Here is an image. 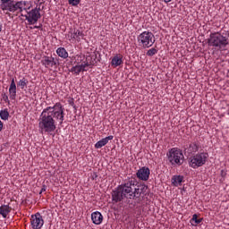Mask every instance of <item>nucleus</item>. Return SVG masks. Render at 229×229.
<instances>
[{
    "label": "nucleus",
    "mask_w": 229,
    "mask_h": 229,
    "mask_svg": "<svg viewBox=\"0 0 229 229\" xmlns=\"http://www.w3.org/2000/svg\"><path fill=\"white\" fill-rule=\"evenodd\" d=\"M149 174H151V172L149 171V168L146 166L140 168L136 173L137 178L142 182H148V180H149Z\"/></svg>",
    "instance_id": "nucleus-12"
},
{
    "label": "nucleus",
    "mask_w": 229,
    "mask_h": 229,
    "mask_svg": "<svg viewBox=\"0 0 229 229\" xmlns=\"http://www.w3.org/2000/svg\"><path fill=\"white\" fill-rule=\"evenodd\" d=\"M81 3V0H68V4L71 6H78Z\"/></svg>",
    "instance_id": "nucleus-26"
},
{
    "label": "nucleus",
    "mask_w": 229,
    "mask_h": 229,
    "mask_svg": "<svg viewBox=\"0 0 229 229\" xmlns=\"http://www.w3.org/2000/svg\"><path fill=\"white\" fill-rule=\"evenodd\" d=\"M85 38V34L83 31L74 29L71 30L67 34H66V38L68 40H77V42H81V38Z\"/></svg>",
    "instance_id": "nucleus-10"
},
{
    "label": "nucleus",
    "mask_w": 229,
    "mask_h": 229,
    "mask_svg": "<svg viewBox=\"0 0 229 229\" xmlns=\"http://www.w3.org/2000/svg\"><path fill=\"white\" fill-rule=\"evenodd\" d=\"M172 165H182L183 164V153L178 148H173L166 154Z\"/></svg>",
    "instance_id": "nucleus-6"
},
{
    "label": "nucleus",
    "mask_w": 229,
    "mask_h": 229,
    "mask_svg": "<svg viewBox=\"0 0 229 229\" xmlns=\"http://www.w3.org/2000/svg\"><path fill=\"white\" fill-rule=\"evenodd\" d=\"M138 44L140 47L148 48L155 44V35L153 32L143 31L137 37Z\"/></svg>",
    "instance_id": "nucleus-5"
},
{
    "label": "nucleus",
    "mask_w": 229,
    "mask_h": 229,
    "mask_svg": "<svg viewBox=\"0 0 229 229\" xmlns=\"http://www.w3.org/2000/svg\"><path fill=\"white\" fill-rule=\"evenodd\" d=\"M19 10L20 13H26L30 10V4L26 1H19L15 3V11Z\"/></svg>",
    "instance_id": "nucleus-13"
},
{
    "label": "nucleus",
    "mask_w": 229,
    "mask_h": 229,
    "mask_svg": "<svg viewBox=\"0 0 229 229\" xmlns=\"http://www.w3.org/2000/svg\"><path fill=\"white\" fill-rule=\"evenodd\" d=\"M111 65L113 67H119V65H123V56L121 55H114L111 61Z\"/></svg>",
    "instance_id": "nucleus-20"
},
{
    "label": "nucleus",
    "mask_w": 229,
    "mask_h": 229,
    "mask_svg": "<svg viewBox=\"0 0 229 229\" xmlns=\"http://www.w3.org/2000/svg\"><path fill=\"white\" fill-rule=\"evenodd\" d=\"M21 17H25L30 24H37L40 19V8L36 7L30 11H27L25 13H21Z\"/></svg>",
    "instance_id": "nucleus-7"
},
{
    "label": "nucleus",
    "mask_w": 229,
    "mask_h": 229,
    "mask_svg": "<svg viewBox=\"0 0 229 229\" xmlns=\"http://www.w3.org/2000/svg\"><path fill=\"white\" fill-rule=\"evenodd\" d=\"M158 53V50L157 48H150L147 51V56H155Z\"/></svg>",
    "instance_id": "nucleus-25"
},
{
    "label": "nucleus",
    "mask_w": 229,
    "mask_h": 229,
    "mask_svg": "<svg viewBox=\"0 0 229 229\" xmlns=\"http://www.w3.org/2000/svg\"><path fill=\"white\" fill-rule=\"evenodd\" d=\"M109 140H114V136L113 135L107 136V137L103 138L102 140H98L95 144L96 149H101V148H103V147H105L108 144Z\"/></svg>",
    "instance_id": "nucleus-16"
},
{
    "label": "nucleus",
    "mask_w": 229,
    "mask_h": 229,
    "mask_svg": "<svg viewBox=\"0 0 229 229\" xmlns=\"http://www.w3.org/2000/svg\"><path fill=\"white\" fill-rule=\"evenodd\" d=\"M36 30H38V28H40L39 26H35L34 27Z\"/></svg>",
    "instance_id": "nucleus-34"
},
{
    "label": "nucleus",
    "mask_w": 229,
    "mask_h": 229,
    "mask_svg": "<svg viewBox=\"0 0 229 229\" xmlns=\"http://www.w3.org/2000/svg\"><path fill=\"white\" fill-rule=\"evenodd\" d=\"M3 130V122L0 121V131Z\"/></svg>",
    "instance_id": "nucleus-29"
},
{
    "label": "nucleus",
    "mask_w": 229,
    "mask_h": 229,
    "mask_svg": "<svg viewBox=\"0 0 229 229\" xmlns=\"http://www.w3.org/2000/svg\"><path fill=\"white\" fill-rule=\"evenodd\" d=\"M147 190L145 185L137 184V179L130 177L112 191V202L115 205V203H121L124 199L137 200Z\"/></svg>",
    "instance_id": "nucleus-1"
},
{
    "label": "nucleus",
    "mask_w": 229,
    "mask_h": 229,
    "mask_svg": "<svg viewBox=\"0 0 229 229\" xmlns=\"http://www.w3.org/2000/svg\"><path fill=\"white\" fill-rule=\"evenodd\" d=\"M30 225L32 229H41L44 226V218L40 213H36L30 216Z\"/></svg>",
    "instance_id": "nucleus-9"
},
{
    "label": "nucleus",
    "mask_w": 229,
    "mask_h": 229,
    "mask_svg": "<svg viewBox=\"0 0 229 229\" xmlns=\"http://www.w3.org/2000/svg\"><path fill=\"white\" fill-rule=\"evenodd\" d=\"M4 102L6 103L8 101V96H6L5 98H4Z\"/></svg>",
    "instance_id": "nucleus-32"
},
{
    "label": "nucleus",
    "mask_w": 229,
    "mask_h": 229,
    "mask_svg": "<svg viewBox=\"0 0 229 229\" xmlns=\"http://www.w3.org/2000/svg\"><path fill=\"white\" fill-rule=\"evenodd\" d=\"M10 87H17L15 84V80L13 79Z\"/></svg>",
    "instance_id": "nucleus-28"
},
{
    "label": "nucleus",
    "mask_w": 229,
    "mask_h": 229,
    "mask_svg": "<svg viewBox=\"0 0 229 229\" xmlns=\"http://www.w3.org/2000/svg\"><path fill=\"white\" fill-rule=\"evenodd\" d=\"M171 182L174 187H180L182 182L185 181L183 175H173Z\"/></svg>",
    "instance_id": "nucleus-18"
},
{
    "label": "nucleus",
    "mask_w": 229,
    "mask_h": 229,
    "mask_svg": "<svg viewBox=\"0 0 229 229\" xmlns=\"http://www.w3.org/2000/svg\"><path fill=\"white\" fill-rule=\"evenodd\" d=\"M86 60L87 64L73 66L72 68V72H73L74 74H80V72L87 71L86 68L89 67V65H94V64H96V55L87 56Z\"/></svg>",
    "instance_id": "nucleus-8"
},
{
    "label": "nucleus",
    "mask_w": 229,
    "mask_h": 229,
    "mask_svg": "<svg viewBox=\"0 0 229 229\" xmlns=\"http://www.w3.org/2000/svg\"><path fill=\"white\" fill-rule=\"evenodd\" d=\"M199 149V144L196 142H191L189 144L188 147L184 148L185 153H188L189 155H192V153H197Z\"/></svg>",
    "instance_id": "nucleus-17"
},
{
    "label": "nucleus",
    "mask_w": 229,
    "mask_h": 229,
    "mask_svg": "<svg viewBox=\"0 0 229 229\" xmlns=\"http://www.w3.org/2000/svg\"><path fill=\"white\" fill-rule=\"evenodd\" d=\"M208 160V153L199 152L190 157L189 165L192 169H198L199 167H203Z\"/></svg>",
    "instance_id": "nucleus-4"
},
{
    "label": "nucleus",
    "mask_w": 229,
    "mask_h": 229,
    "mask_svg": "<svg viewBox=\"0 0 229 229\" xmlns=\"http://www.w3.org/2000/svg\"><path fill=\"white\" fill-rule=\"evenodd\" d=\"M91 221L93 225H101L103 223V215L99 211H95L91 213Z\"/></svg>",
    "instance_id": "nucleus-15"
},
{
    "label": "nucleus",
    "mask_w": 229,
    "mask_h": 229,
    "mask_svg": "<svg viewBox=\"0 0 229 229\" xmlns=\"http://www.w3.org/2000/svg\"><path fill=\"white\" fill-rule=\"evenodd\" d=\"M3 31V23L0 22V33Z\"/></svg>",
    "instance_id": "nucleus-30"
},
{
    "label": "nucleus",
    "mask_w": 229,
    "mask_h": 229,
    "mask_svg": "<svg viewBox=\"0 0 229 229\" xmlns=\"http://www.w3.org/2000/svg\"><path fill=\"white\" fill-rule=\"evenodd\" d=\"M56 54L58 56H60V58H69V53L64 47H58L56 49Z\"/></svg>",
    "instance_id": "nucleus-21"
},
{
    "label": "nucleus",
    "mask_w": 229,
    "mask_h": 229,
    "mask_svg": "<svg viewBox=\"0 0 229 229\" xmlns=\"http://www.w3.org/2000/svg\"><path fill=\"white\" fill-rule=\"evenodd\" d=\"M65 119V113L61 104L45 108L38 120V128L41 133H52L56 130V124L62 126Z\"/></svg>",
    "instance_id": "nucleus-2"
},
{
    "label": "nucleus",
    "mask_w": 229,
    "mask_h": 229,
    "mask_svg": "<svg viewBox=\"0 0 229 229\" xmlns=\"http://www.w3.org/2000/svg\"><path fill=\"white\" fill-rule=\"evenodd\" d=\"M41 64L47 69H51V67H53L54 65H56V62L55 61V57H49V56H45L41 60Z\"/></svg>",
    "instance_id": "nucleus-14"
},
{
    "label": "nucleus",
    "mask_w": 229,
    "mask_h": 229,
    "mask_svg": "<svg viewBox=\"0 0 229 229\" xmlns=\"http://www.w3.org/2000/svg\"><path fill=\"white\" fill-rule=\"evenodd\" d=\"M164 1V3H171V1H173V0H163Z\"/></svg>",
    "instance_id": "nucleus-31"
},
{
    "label": "nucleus",
    "mask_w": 229,
    "mask_h": 229,
    "mask_svg": "<svg viewBox=\"0 0 229 229\" xmlns=\"http://www.w3.org/2000/svg\"><path fill=\"white\" fill-rule=\"evenodd\" d=\"M203 221V218H198V216L194 214L191 219L192 226H198Z\"/></svg>",
    "instance_id": "nucleus-22"
},
{
    "label": "nucleus",
    "mask_w": 229,
    "mask_h": 229,
    "mask_svg": "<svg viewBox=\"0 0 229 229\" xmlns=\"http://www.w3.org/2000/svg\"><path fill=\"white\" fill-rule=\"evenodd\" d=\"M9 94L11 99H15L17 96V87H10L9 88Z\"/></svg>",
    "instance_id": "nucleus-24"
},
{
    "label": "nucleus",
    "mask_w": 229,
    "mask_h": 229,
    "mask_svg": "<svg viewBox=\"0 0 229 229\" xmlns=\"http://www.w3.org/2000/svg\"><path fill=\"white\" fill-rule=\"evenodd\" d=\"M41 192H46V188H42Z\"/></svg>",
    "instance_id": "nucleus-33"
},
{
    "label": "nucleus",
    "mask_w": 229,
    "mask_h": 229,
    "mask_svg": "<svg viewBox=\"0 0 229 229\" xmlns=\"http://www.w3.org/2000/svg\"><path fill=\"white\" fill-rule=\"evenodd\" d=\"M0 1H4V2H6V1H12V0H0Z\"/></svg>",
    "instance_id": "nucleus-35"
},
{
    "label": "nucleus",
    "mask_w": 229,
    "mask_h": 229,
    "mask_svg": "<svg viewBox=\"0 0 229 229\" xmlns=\"http://www.w3.org/2000/svg\"><path fill=\"white\" fill-rule=\"evenodd\" d=\"M1 4H0V8L1 10H3V12H4V13L6 15H8L9 12H11V13H15V2L13 1H1Z\"/></svg>",
    "instance_id": "nucleus-11"
},
{
    "label": "nucleus",
    "mask_w": 229,
    "mask_h": 229,
    "mask_svg": "<svg viewBox=\"0 0 229 229\" xmlns=\"http://www.w3.org/2000/svg\"><path fill=\"white\" fill-rule=\"evenodd\" d=\"M26 85H28V81L24 78L20 80V81L18 82L19 87H26Z\"/></svg>",
    "instance_id": "nucleus-27"
},
{
    "label": "nucleus",
    "mask_w": 229,
    "mask_h": 229,
    "mask_svg": "<svg viewBox=\"0 0 229 229\" xmlns=\"http://www.w3.org/2000/svg\"><path fill=\"white\" fill-rule=\"evenodd\" d=\"M228 45V34L225 32H211L208 38V46L216 49V51H225Z\"/></svg>",
    "instance_id": "nucleus-3"
},
{
    "label": "nucleus",
    "mask_w": 229,
    "mask_h": 229,
    "mask_svg": "<svg viewBox=\"0 0 229 229\" xmlns=\"http://www.w3.org/2000/svg\"><path fill=\"white\" fill-rule=\"evenodd\" d=\"M12 212V207H9L8 205H2L0 207V216L4 217V219H6L8 217V214Z\"/></svg>",
    "instance_id": "nucleus-19"
},
{
    "label": "nucleus",
    "mask_w": 229,
    "mask_h": 229,
    "mask_svg": "<svg viewBox=\"0 0 229 229\" xmlns=\"http://www.w3.org/2000/svg\"><path fill=\"white\" fill-rule=\"evenodd\" d=\"M0 117L3 121H8V117H10V113L8 112V109L1 110Z\"/></svg>",
    "instance_id": "nucleus-23"
}]
</instances>
